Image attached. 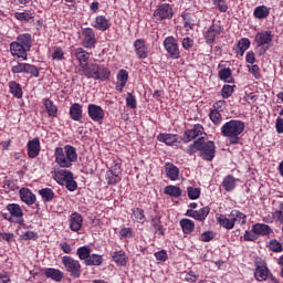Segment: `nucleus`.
Returning a JSON list of instances; mask_svg holds the SVG:
<instances>
[{
	"label": "nucleus",
	"instance_id": "nucleus-43",
	"mask_svg": "<svg viewBox=\"0 0 283 283\" xmlns=\"http://www.w3.org/2000/svg\"><path fill=\"white\" fill-rule=\"evenodd\" d=\"M39 196H41L43 202H52L54 198H56V193L52 188H42L38 191Z\"/></svg>",
	"mask_w": 283,
	"mask_h": 283
},
{
	"label": "nucleus",
	"instance_id": "nucleus-33",
	"mask_svg": "<svg viewBox=\"0 0 283 283\" xmlns=\"http://www.w3.org/2000/svg\"><path fill=\"white\" fill-rule=\"evenodd\" d=\"M43 105L50 118H56V116H59V106H56L52 99L44 98Z\"/></svg>",
	"mask_w": 283,
	"mask_h": 283
},
{
	"label": "nucleus",
	"instance_id": "nucleus-45",
	"mask_svg": "<svg viewBox=\"0 0 283 283\" xmlns=\"http://www.w3.org/2000/svg\"><path fill=\"white\" fill-rule=\"evenodd\" d=\"M123 175L118 174V172H114V171H106V182L107 185L111 186H115L118 185V182H120V180H123Z\"/></svg>",
	"mask_w": 283,
	"mask_h": 283
},
{
	"label": "nucleus",
	"instance_id": "nucleus-26",
	"mask_svg": "<svg viewBox=\"0 0 283 283\" xmlns=\"http://www.w3.org/2000/svg\"><path fill=\"white\" fill-rule=\"evenodd\" d=\"M203 143H205V137L197 138L192 144L186 147L185 153L188 154V156H196L198 151L199 154H201Z\"/></svg>",
	"mask_w": 283,
	"mask_h": 283
},
{
	"label": "nucleus",
	"instance_id": "nucleus-52",
	"mask_svg": "<svg viewBox=\"0 0 283 283\" xmlns=\"http://www.w3.org/2000/svg\"><path fill=\"white\" fill-rule=\"evenodd\" d=\"M182 21H184V28L187 32H189V30H193V27L196 25L193 23V18H191V14L189 13H184L181 15Z\"/></svg>",
	"mask_w": 283,
	"mask_h": 283
},
{
	"label": "nucleus",
	"instance_id": "nucleus-53",
	"mask_svg": "<svg viewBox=\"0 0 283 283\" xmlns=\"http://www.w3.org/2000/svg\"><path fill=\"white\" fill-rule=\"evenodd\" d=\"M187 193L189 200H198V198H200V193H202V190L200 188L190 186L187 188Z\"/></svg>",
	"mask_w": 283,
	"mask_h": 283
},
{
	"label": "nucleus",
	"instance_id": "nucleus-36",
	"mask_svg": "<svg viewBox=\"0 0 283 283\" xmlns=\"http://www.w3.org/2000/svg\"><path fill=\"white\" fill-rule=\"evenodd\" d=\"M161 216L156 214L155 217H151L150 224L153 229H155V233L157 235H165V228L163 227Z\"/></svg>",
	"mask_w": 283,
	"mask_h": 283
},
{
	"label": "nucleus",
	"instance_id": "nucleus-56",
	"mask_svg": "<svg viewBox=\"0 0 283 283\" xmlns=\"http://www.w3.org/2000/svg\"><path fill=\"white\" fill-rule=\"evenodd\" d=\"M248 72L252 74L255 81H260V78H262V73H260V65L258 64L248 65Z\"/></svg>",
	"mask_w": 283,
	"mask_h": 283
},
{
	"label": "nucleus",
	"instance_id": "nucleus-49",
	"mask_svg": "<svg viewBox=\"0 0 283 283\" xmlns=\"http://www.w3.org/2000/svg\"><path fill=\"white\" fill-rule=\"evenodd\" d=\"M14 19L18 21H22L24 23H30V21L34 20V13L28 11V12H15L14 13Z\"/></svg>",
	"mask_w": 283,
	"mask_h": 283
},
{
	"label": "nucleus",
	"instance_id": "nucleus-42",
	"mask_svg": "<svg viewBox=\"0 0 283 283\" xmlns=\"http://www.w3.org/2000/svg\"><path fill=\"white\" fill-rule=\"evenodd\" d=\"M130 218L133 222H138L139 224H145V210L142 208H134L132 209Z\"/></svg>",
	"mask_w": 283,
	"mask_h": 283
},
{
	"label": "nucleus",
	"instance_id": "nucleus-23",
	"mask_svg": "<svg viewBox=\"0 0 283 283\" xmlns=\"http://www.w3.org/2000/svg\"><path fill=\"white\" fill-rule=\"evenodd\" d=\"M83 228V216L78 212H73L69 220V229L74 232L81 231Z\"/></svg>",
	"mask_w": 283,
	"mask_h": 283
},
{
	"label": "nucleus",
	"instance_id": "nucleus-55",
	"mask_svg": "<svg viewBox=\"0 0 283 283\" xmlns=\"http://www.w3.org/2000/svg\"><path fill=\"white\" fill-rule=\"evenodd\" d=\"M132 238H134V229L122 228L119 230V240H132Z\"/></svg>",
	"mask_w": 283,
	"mask_h": 283
},
{
	"label": "nucleus",
	"instance_id": "nucleus-47",
	"mask_svg": "<svg viewBox=\"0 0 283 283\" xmlns=\"http://www.w3.org/2000/svg\"><path fill=\"white\" fill-rule=\"evenodd\" d=\"M268 249H270L273 253H282L283 251V241L280 239L277 241L276 239H272L268 243Z\"/></svg>",
	"mask_w": 283,
	"mask_h": 283
},
{
	"label": "nucleus",
	"instance_id": "nucleus-39",
	"mask_svg": "<svg viewBox=\"0 0 283 283\" xmlns=\"http://www.w3.org/2000/svg\"><path fill=\"white\" fill-rule=\"evenodd\" d=\"M218 77L220 81H223V83H235V78H233V72L230 67L221 69L218 72Z\"/></svg>",
	"mask_w": 283,
	"mask_h": 283
},
{
	"label": "nucleus",
	"instance_id": "nucleus-32",
	"mask_svg": "<svg viewBox=\"0 0 283 283\" xmlns=\"http://www.w3.org/2000/svg\"><path fill=\"white\" fill-rule=\"evenodd\" d=\"M157 140H159V143H165V145H168L169 147H171V146L176 145V143H178V135L160 133L157 136Z\"/></svg>",
	"mask_w": 283,
	"mask_h": 283
},
{
	"label": "nucleus",
	"instance_id": "nucleus-12",
	"mask_svg": "<svg viewBox=\"0 0 283 283\" xmlns=\"http://www.w3.org/2000/svg\"><path fill=\"white\" fill-rule=\"evenodd\" d=\"M203 160L211 163L213 158H216V143L213 140H203V145L201 146V153L199 154Z\"/></svg>",
	"mask_w": 283,
	"mask_h": 283
},
{
	"label": "nucleus",
	"instance_id": "nucleus-40",
	"mask_svg": "<svg viewBox=\"0 0 283 283\" xmlns=\"http://www.w3.org/2000/svg\"><path fill=\"white\" fill-rule=\"evenodd\" d=\"M9 92L14 98H23V87L17 82H9Z\"/></svg>",
	"mask_w": 283,
	"mask_h": 283
},
{
	"label": "nucleus",
	"instance_id": "nucleus-38",
	"mask_svg": "<svg viewBox=\"0 0 283 283\" xmlns=\"http://www.w3.org/2000/svg\"><path fill=\"white\" fill-rule=\"evenodd\" d=\"M251 48V40L249 38H241L238 41L237 48H235V54L239 56H244V52Z\"/></svg>",
	"mask_w": 283,
	"mask_h": 283
},
{
	"label": "nucleus",
	"instance_id": "nucleus-34",
	"mask_svg": "<svg viewBox=\"0 0 283 283\" xmlns=\"http://www.w3.org/2000/svg\"><path fill=\"white\" fill-rule=\"evenodd\" d=\"M179 226L181 227V231L185 235H191L196 229V222L191 219H181L179 221Z\"/></svg>",
	"mask_w": 283,
	"mask_h": 283
},
{
	"label": "nucleus",
	"instance_id": "nucleus-14",
	"mask_svg": "<svg viewBox=\"0 0 283 283\" xmlns=\"http://www.w3.org/2000/svg\"><path fill=\"white\" fill-rule=\"evenodd\" d=\"M133 48L137 59L144 60L149 56V48L147 46L145 39L135 40Z\"/></svg>",
	"mask_w": 283,
	"mask_h": 283
},
{
	"label": "nucleus",
	"instance_id": "nucleus-60",
	"mask_svg": "<svg viewBox=\"0 0 283 283\" xmlns=\"http://www.w3.org/2000/svg\"><path fill=\"white\" fill-rule=\"evenodd\" d=\"M126 105L130 109H136V107H138V103L136 102V95H134L133 93H127Z\"/></svg>",
	"mask_w": 283,
	"mask_h": 283
},
{
	"label": "nucleus",
	"instance_id": "nucleus-25",
	"mask_svg": "<svg viewBox=\"0 0 283 283\" xmlns=\"http://www.w3.org/2000/svg\"><path fill=\"white\" fill-rule=\"evenodd\" d=\"M116 90L117 92H123L127 85V82L129 81V72H127L125 69H120L116 75Z\"/></svg>",
	"mask_w": 283,
	"mask_h": 283
},
{
	"label": "nucleus",
	"instance_id": "nucleus-27",
	"mask_svg": "<svg viewBox=\"0 0 283 283\" xmlns=\"http://www.w3.org/2000/svg\"><path fill=\"white\" fill-rule=\"evenodd\" d=\"M74 178V172L67 169L55 171V180L59 185H65L69 180Z\"/></svg>",
	"mask_w": 283,
	"mask_h": 283
},
{
	"label": "nucleus",
	"instance_id": "nucleus-7",
	"mask_svg": "<svg viewBox=\"0 0 283 283\" xmlns=\"http://www.w3.org/2000/svg\"><path fill=\"white\" fill-rule=\"evenodd\" d=\"M61 260L63 269L70 275V277H73V280H78L83 273V265H81V261L70 255H64L61 258Z\"/></svg>",
	"mask_w": 283,
	"mask_h": 283
},
{
	"label": "nucleus",
	"instance_id": "nucleus-1",
	"mask_svg": "<svg viewBox=\"0 0 283 283\" xmlns=\"http://www.w3.org/2000/svg\"><path fill=\"white\" fill-rule=\"evenodd\" d=\"M247 125L240 119H230L221 126V136L228 138L230 145H240L242 140V134H244Z\"/></svg>",
	"mask_w": 283,
	"mask_h": 283
},
{
	"label": "nucleus",
	"instance_id": "nucleus-51",
	"mask_svg": "<svg viewBox=\"0 0 283 283\" xmlns=\"http://www.w3.org/2000/svg\"><path fill=\"white\" fill-rule=\"evenodd\" d=\"M24 74H30L31 76H33V78H39L41 72L39 71V67L36 65L27 63L24 67Z\"/></svg>",
	"mask_w": 283,
	"mask_h": 283
},
{
	"label": "nucleus",
	"instance_id": "nucleus-35",
	"mask_svg": "<svg viewBox=\"0 0 283 283\" xmlns=\"http://www.w3.org/2000/svg\"><path fill=\"white\" fill-rule=\"evenodd\" d=\"M221 187L224 191H233L238 187V179L232 175H227L221 182Z\"/></svg>",
	"mask_w": 283,
	"mask_h": 283
},
{
	"label": "nucleus",
	"instance_id": "nucleus-48",
	"mask_svg": "<svg viewBox=\"0 0 283 283\" xmlns=\"http://www.w3.org/2000/svg\"><path fill=\"white\" fill-rule=\"evenodd\" d=\"M76 255L80 260L87 262L90 255H92V250L87 245L80 247L77 248Z\"/></svg>",
	"mask_w": 283,
	"mask_h": 283
},
{
	"label": "nucleus",
	"instance_id": "nucleus-24",
	"mask_svg": "<svg viewBox=\"0 0 283 283\" xmlns=\"http://www.w3.org/2000/svg\"><path fill=\"white\" fill-rule=\"evenodd\" d=\"M19 193L20 200H22L24 205H28V207H32V205L36 202V195H34V192L29 188H21Z\"/></svg>",
	"mask_w": 283,
	"mask_h": 283
},
{
	"label": "nucleus",
	"instance_id": "nucleus-18",
	"mask_svg": "<svg viewBox=\"0 0 283 283\" xmlns=\"http://www.w3.org/2000/svg\"><path fill=\"white\" fill-rule=\"evenodd\" d=\"M270 275L271 271L266 266V263L255 262L254 279L256 282H266Z\"/></svg>",
	"mask_w": 283,
	"mask_h": 283
},
{
	"label": "nucleus",
	"instance_id": "nucleus-20",
	"mask_svg": "<svg viewBox=\"0 0 283 283\" xmlns=\"http://www.w3.org/2000/svg\"><path fill=\"white\" fill-rule=\"evenodd\" d=\"M27 151L29 158H36L41 154V140L35 137L28 142Z\"/></svg>",
	"mask_w": 283,
	"mask_h": 283
},
{
	"label": "nucleus",
	"instance_id": "nucleus-8",
	"mask_svg": "<svg viewBox=\"0 0 283 283\" xmlns=\"http://www.w3.org/2000/svg\"><path fill=\"white\" fill-rule=\"evenodd\" d=\"M7 211L10 213L9 218H7L8 222H17L20 227H25L23 209L19 203H9L7 206Z\"/></svg>",
	"mask_w": 283,
	"mask_h": 283
},
{
	"label": "nucleus",
	"instance_id": "nucleus-62",
	"mask_svg": "<svg viewBox=\"0 0 283 283\" xmlns=\"http://www.w3.org/2000/svg\"><path fill=\"white\" fill-rule=\"evenodd\" d=\"M232 95H233V86L229 84L223 85L221 90L222 98H231Z\"/></svg>",
	"mask_w": 283,
	"mask_h": 283
},
{
	"label": "nucleus",
	"instance_id": "nucleus-58",
	"mask_svg": "<svg viewBox=\"0 0 283 283\" xmlns=\"http://www.w3.org/2000/svg\"><path fill=\"white\" fill-rule=\"evenodd\" d=\"M20 240H23L24 242H28V240H39V233L29 230L20 235Z\"/></svg>",
	"mask_w": 283,
	"mask_h": 283
},
{
	"label": "nucleus",
	"instance_id": "nucleus-64",
	"mask_svg": "<svg viewBox=\"0 0 283 283\" xmlns=\"http://www.w3.org/2000/svg\"><path fill=\"white\" fill-rule=\"evenodd\" d=\"M213 6L219 9V12H227L229 10V6L224 0H212Z\"/></svg>",
	"mask_w": 283,
	"mask_h": 283
},
{
	"label": "nucleus",
	"instance_id": "nucleus-3",
	"mask_svg": "<svg viewBox=\"0 0 283 283\" xmlns=\"http://www.w3.org/2000/svg\"><path fill=\"white\" fill-rule=\"evenodd\" d=\"M55 164L61 169H70L78 160V153L76 147L72 145H65L64 147H55L54 149Z\"/></svg>",
	"mask_w": 283,
	"mask_h": 283
},
{
	"label": "nucleus",
	"instance_id": "nucleus-29",
	"mask_svg": "<svg viewBox=\"0 0 283 283\" xmlns=\"http://www.w3.org/2000/svg\"><path fill=\"white\" fill-rule=\"evenodd\" d=\"M252 231L255 233L256 238H259V235H271V233H273V229L265 223H254Z\"/></svg>",
	"mask_w": 283,
	"mask_h": 283
},
{
	"label": "nucleus",
	"instance_id": "nucleus-19",
	"mask_svg": "<svg viewBox=\"0 0 283 283\" xmlns=\"http://www.w3.org/2000/svg\"><path fill=\"white\" fill-rule=\"evenodd\" d=\"M92 28L99 32H106L112 28V21L105 15H97L91 23Z\"/></svg>",
	"mask_w": 283,
	"mask_h": 283
},
{
	"label": "nucleus",
	"instance_id": "nucleus-9",
	"mask_svg": "<svg viewBox=\"0 0 283 283\" xmlns=\"http://www.w3.org/2000/svg\"><path fill=\"white\" fill-rule=\"evenodd\" d=\"M81 45L85 50H94L96 48V43L98 41L96 40V32L92 28H84L82 29V35H81Z\"/></svg>",
	"mask_w": 283,
	"mask_h": 283
},
{
	"label": "nucleus",
	"instance_id": "nucleus-5",
	"mask_svg": "<svg viewBox=\"0 0 283 283\" xmlns=\"http://www.w3.org/2000/svg\"><path fill=\"white\" fill-rule=\"evenodd\" d=\"M273 31H259L256 32L255 36H254V43L256 45V54L259 56H262L264 54H266V51L269 50V48H271V43H273Z\"/></svg>",
	"mask_w": 283,
	"mask_h": 283
},
{
	"label": "nucleus",
	"instance_id": "nucleus-13",
	"mask_svg": "<svg viewBox=\"0 0 283 283\" xmlns=\"http://www.w3.org/2000/svg\"><path fill=\"white\" fill-rule=\"evenodd\" d=\"M87 115L94 123H103V119L105 118V111L96 104H88Z\"/></svg>",
	"mask_w": 283,
	"mask_h": 283
},
{
	"label": "nucleus",
	"instance_id": "nucleus-2",
	"mask_svg": "<svg viewBox=\"0 0 283 283\" xmlns=\"http://www.w3.org/2000/svg\"><path fill=\"white\" fill-rule=\"evenodd\" d=\"M77 72L86 78H93V81H109L112 78V71L105 65L97 63H85L82 64Z\"/></svg>",
	"mask_w": 283,
	"mask_h": 283
},
{
	"label": "nucleus",
	"instance_id": "nucleus-22",
	"mask_svg": "<svg viewBox=\"0 0 283 283\" xmlns=\"http://www.w3.org/2000/svg\"><path fill=\"white\" fill-rule=\"evenodd\" d=\"M69 116L71 120H75L76 123H83V104L73 103L70 106Z\"/></svg>",
	"mask_w": 283,
	"mask_h": 283
},
{
	"label": "nucleus",
	"instance_id": "nucleus-30",
	"mask_svg": "<svg viewBox=\"0 0 283 283\" xmlns=\"http://www.w3.org/2000/svg\"><path fill=\"white\" fill-rule=\"evenodd\" d=\"M111 258L113 260V262H115V264H117V266H127V262H128V258L125 254V251L119 250V251H115L113 253H111Z\"/></svg>",
	"mask_w": 283,
	"mask_h": 283
},
{
	"label": "nucleus",
	"instance_id": "nucleus-21",
	"mask_svg": "<svg viewBox=\"0 0 283 283\" xmlns=\"http://www.w3.org/2000/svg\"><path fill=\"white\" fill-rule=\"evenodd\" d=\"M42 273L49 280H52L53 282H57V283L63 282V277H65V274L63 273V271L55 268H45L42 270Z\"/></svg>",
	"mask_w": 283,
	"mask_h": 283
},
{
	"label": "nucleus",
	"instance_id": "nucleus-10",
	"mask_svg": "<svg viewBox=\"0 0 283 283\" xmlns=\"http://www.w3.org/2000/svg\"><path fill=\"white\" fill-rule=\"evenodd\" d=\"M164 48L170 59H180V46L178 45V41L174 35L167 36L164 40Z\"/></svg>",
	"mask_w": 283,
	"mask_h": 283
},
{
	"label": "nucleus",
	"instance_id": "nucleus-54",
	"mask_svg": "<svg viewBox=\"0 0 283 283\" xmlns=\"http://www.w3.org/2000/svg\"><path fill=\"white\" fill-rule=\"evenodd\" d=\"M184 275H185L184 277L185 282H188V283H196L200 277V275L196 273L193 270L184 272Z\"/></svg>",
	"mask_w": 283,
	"mask_h": 283
},
{
	"label": "nucleus",
	"instance_id": "nucleus-61",
	"mask_svg": "<svg viewBox=\"0 0 283 283\" xmlns=\"http://www.w3.org/2000/svg\"><path fill=\"white\" fill-rule=\"evenodd\" d=\"M25 62H18L11 67L12 74H25Z\"/></svg>",
	"mask_w": 283,
	"mask_h": 283
},
{
	"label": "nucleus",
	"instance_id": "nucleus-46",
	"mask_svg": "<svg viewBox=\"0 0 283 283\" xmlns=\"http://www.w3.org/2000/svg\"><path fill=\"white\" fill-rule=\"evenodd\" d=\"M85 266H101L103 264V255L91 254L86 261H84Z\"/></svg>",
	"mask_w": 283,
	"mask_h": 283
},
{
	"label": "nucleus",
	"instance_id": "nucleus-63",
	"mask_svg": "<svg viewBox=\"0 0 283 283\" xmlns=\"http://www.w3.org/2000/svg\"><path fill=\"white\" fill-rule=\"evenodd\" d=\"M213 238H216V233H213V231L209 230V231H205L203 233H201L199 240H200V242H211V240H213Z\"/></svg>",
	"mask_w": 283,
	"mask_h": 283
},
{
	"label": "nucleus",
	"instance_id": "nucleus-50",
	"mask_svg": "<svg viewBox=\"0 0 283 283\" xmlns=\"http://www.w3.org/2000/svg\"><path fill=\"white\" fill-rule=\"evenodd\" d=\"M209 118L216 127H220L222 125V114L218 109H211L209 113Z\"/></svg>",
	"mask_w": 283,
	"mask_h": 283
},
{
	"label": "nucleus",
	"instance_id": "nucleus-6",
	"mask_svg": "<svg viewBox=\"0 0 283 283\" xmlns=\"http://www.w3.org/2000/svg\"><path fill=\"white\" fill-rule=\"evenodd\" d=\"M174 14H176L174 4L164 2L156 7L153 12V19L155 23H165L166 21H171V19H174Z\"/></svg>",
	"mask_w": 283,
	"mask_h": 283
},
{
	"label": "nucleus",
	"instance_id": "nucleus-31",
	"mask_svg": "<svg viewBox=\"0 0 283 283\" xmlns=\"http://www.w3.org/2000/svg\"><path fill=\"white\" fill-rule=\"evenodd\" d=\"M269 14H271V9L264 4L258 6L253 10L254 19H259V21H264V19H269Z\"/></svg>",
	"mask_w": 283,
	"mask_h": 283
},
{
	"label": "nucleus",
	"instance_id": "nucleus-11",
	"mask_svg": "<svg viewBox=\"0 0 283 283\" xmlns=\"http://www.w3.org/2000/svg\"><path fill=\"white\" fill-rule=\"evenodd\" d=\"M205 134V126L201 124H195L192 128L185 130L182 142L185 144L191 143V140H196V138H202Z\"/></svg>",
	"mask_w": 283,
	"mask_h": 283
},
{
	"label": "nucleus",
	"instance_id": "nucleus-57",
	"mask_svg": "<svg viewBox=\"0 0 283 283\" xmlns=\"http://www.w3.org/2000/svg\"><path fill=\"white\" fill-rule=\"evenodd\" d=\"M6 189L9 191H18L19 189V180L17 179H7L4 180V186Z\"/></svg>",
	"mask_w": 283,
	"mask_h": 283
},
{
	"label": "nucleus",
	"instance_id": "nucleus-16",
	"mask_svg": "<svg viewBox=\"0 0 283 283\" xmlns=\"http://www.w3.org/2000/svg\"><path fill=\"white\" fill-rule=\"evenodd\" d=\"M222 34V25L218 23H212L211 27L205 32V41L208 45L216 43V38Z\"/></svg>",
	"mask_w": 283,
	"mask_h": 283
},
{
	"label": "nucleus",
	"instance_id": "nucleus-59",
	"mask_svg": "<svg viewBox=\"0 0 283 283\" xmlns=\"http://www.w3.org/2000/svg\"><path fill=\"white\" fill-rule=\"evenodd\" d=\"M52 59L53 61H63V59H65V52L63 51V48L55 46L52 53Z\"/></svg>",
	"mask_w": 283,
	"mask_h": 283
},
{
	"label": "nucleus",
	"instance_id": "nucleus-28",
	"mask_svg": "<svg viewBox=\"0 0 283 283\" xmlns=\"http://www.w3.org/2000/svg\"><path fill=\"white\" fill-rule=\"evenodd\" d=\"M164 169L169 180H178V176H180V169L176 165H174L172 163H166Z\"/></svg>",
	"mask_w": 283,
	"mask_h": 283
},
{
	"label": "nucleus",
	"instance_id": "nucleus-17",
	"mask_svg": "<svg viewBox=\"0 0 283 283\" xmlns=\"http://www.w3.org/2000/svg\"><path fill=\"white\" fill-rule=\"evenodd\" d=\"M10 52L11 55L17 56L19 61H28V52L30 51L19 42L14 41L10 43Z\"/></svg>",
	"mask_w": 283,
	"mask_h": 283
},
{
	"label": "nucleus",
	"instance_id": "nucleus-44",
	"mask_svg": "<svg viewBox=\"0 0 283 283\" xmlns=\"http://www.w3.org/2000/svg\"><path fill=\"white\" fill-rule=\"evenodd\" d=\"M164 193L171 198H180V196H182V189L178 186L169 185L165 187Z\"/></svg>",
	"mask_w": 283,
	"mask_h": 283
},
{
	"label": "nucleus",
	"instance_id": "nucleus-37",
	"mask_svg": "<svg viewBox=\"0 0 283 283\" xmlns=\"http://www.w3.org/2000/svg\"><path fill=\"white\" fill-rule=\"evenodd\" d=\"M74 56L76 57V61H78V63H80L78 70H80L81 65H85V63H87L90 61V52H87L83 48L75 49Z\"/></svg>",
	"mask_w": 283,
	"mask_h": 283
},
{
	"label": "nucleus",
	"instance_id": "nucleus-4",
	"mask_svg": "<svg viewBox=\"0 0 283 283\" xmlns=\"http://www.w3.org/2000/svg\"><path fill=\"white\" fill-rule=\"evenodd\" d=\"M217 222L222 227L223 229H227L228 231H231L235 224H247V214L240 210H231L229 218L227 216L221 214L220 217H217Z\"/></svg>",
	"mask_w": 283,
	"mask_h": 283
},
{
	"label": "nucleus",
	"instance_id": "nucleus-41",
	"mask_svg": "<svg viewBox=\"0 0 283 283\" xmlns=\"http://www.w3.org/2000/svg\"><path fill=\"white\" fill-rule=\"evenodd\" d=\"M15 42L30 51L32 48V34L30 33L19 34Z\"/></svg>",
	"mask_w": 283,
	"mask_h": 283
},
{
	"label": "nucleus",
	"instance_id": "nucleus-15",
	"mask_svg": "<svg viewBox=\"0 0 283 283\" xmlns=\"http://www.w3.org/2000/svg\"><path fill=\"white\" fill-rule=\"evenodd\" d=\"M209 213H211V208L206 206L199 210L188 209L185 216L193 218V220H197L198 222H205Z\"/></svg>",
	"mask_w": 283,
	"mask_h": 283
}]
</instances>
